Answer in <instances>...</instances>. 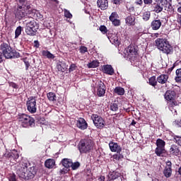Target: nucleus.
Listing matches in <instances>:
<instances>
[{
  "mask_svg": "<svg viewBox=\"0 0 181 181\" xmlns=\"http://www.w3.org/2000/svg\"><path fill=\"white\" fill-rule=\"evenodd\" d=\"M37 173V168L35 165H31L30 163L28 162H21L17 170V175L21 179L25 180H30L36 176Z\"/></svg>",
  "mask_w": 181,
  "mask_h": 181,
  "instance_id": "1",
  "label": "nucleus"
},
{
  "mask_svg": "<svg viewBox=\"0 0 181 181\" xmlns=\"http://www.w3.org/2000/svg\"><path fill=\"white\" fill-rule=\"evenodd\" d=\"M0 50H1L5 59H19L21 57V54L13 49L9 43L2 42L0 45Z\"/></svg>",
  "mask_w": 181,
  "mask_h": 181,
  "instance_id": "2",
  "label": "nucleus"
},
{
  "mask_svg": "<svg viewBox=\"0 0 181 181\" xmlns=\"http://www.w3.org/2000/svg\"><path fill=\"white\" fill-rule=\"evenodd\" d=\"M155 44L158 50L165 54H173V47L170 45L167 39L157 38Z\"/></svg>",
  "mask_w": 181,
  "mask_h": 181,
  "instance_id": "3",
  "label": "nucleus"
},
{
  "mask_svg": "<svg viewBox=\"0 0 181 181\" xmlns=\"http://www.w3.org/2000/svg\"><path fill=\"white\" fill-rule=\"evenodd\" d=\"M94 142L90 139H82L78 144L80 153H88L93 148Z\"/></svg>",
  "mask_w": 181,
  "mask_h": 181,
  "instance_id": "4",
  "label": "nucleus"
},
{
  "mask_svg": "<svg viewBox=\"0 0 181 181\" xmlns=\"http://www.w3.org/2000/svg\"><path fill=\"white\" fill-rule=\"evenodd\" d=\"M17 119L21 123L23 128H29V127H35V119L25 113H19Z\"/></svg>",
  "mask_w": 181,
  "mask_h": 181,
  "instance_id": "5",
  "label": "nucleus"
},
{
  "mask_svg": "<svg viewBox=\"0 0 181 181\" xmlns=\"http://www.w3.org/2000/svg\"><path fill=\"white\" fill-rule=\"evenodd\" d=\"M35 10H28V13L26 12V8L24 6H17L15 10V16L18 19V21H22L25 16H28V18H33L35 16Z\"/></svg>",
  "mask_w": 181,
  "mask_h": 181,
  "instance_id": "6",
  "label": "nucleus"
},
{
  "mask_svg": "<svg viewBox=\"0 0 181 181\" xmlns=\"http://www.w3.org/2000/svg\"><path fill=\"white\" fill-rule=\"evenodd\" d=\"M176 91L173 90H168L164 94V99L166 103L169 104L170 107H176L177 102L176 101Z\"/></svg>",
  "mask_w": 181,
  "mask_h": 181,
  "instance_id": "7",
  "label": "nucleus"
},
{
  "mask_svg": "<svg viewBox=\"0 0 181 181\" xmlns=\"http://www.w3.org/2000/svg\"><path fill=\"white\" fill-rule=\"evenodd\" d=\"M39 29V25L35 20L30 21L26 23L25 25V33L28 36H36L37 30Z\"/></svg>",
  "mask_w": 181,
  "mask_h": 181,
  "instance_id": "8",
  "label": "nucleus"
},
{
  "mask_svg": "<svg viewBox=\"0 0 181 181\" xmlns=\"http://www.w3.org/2000/svg\"><path fill=\"white\" fill-rule=\"evenodd\" d=\"M26 107L28 112L35 114L37 111V105H36V97L30 96L28 98L26 101Z\"/></svg>",
  "mask_w": 181,
  "mask_h": 181,
  "instance_id": "9",
  "label": "nucleus"
},
{
  "mask_svg": "<svg viewBox=\"0 0 181 181\" xmlns=\"http://www.w3.org/2000/svg\"><path fill=\"white\" fill-rule=\"evenodd\" d=\"M125 56L129 60H135L138 56V46L130 45L127 48Z\"/></svg>",
  "mask_w": 181,
  "mask_h": 181,
  "instance_id": "10",
  "label": "nucleus"
},
{
  "mask_svg": "<svg viewBox=\"0 0 181 181\" xmlns=\"http://www.w3.org/2000/svg\"><path fill=\"white\" fill-rule=\"evenodd\" d=\"M91 119L93 121L95 127H96L98 129H103V128L105 127V120H104L101 116L96 114H93L91 115Z\"/></svg>",
  "mask_w": 181,
  "mask_h": 181,
  "instance_id": "11",
  "label": "nucleus"
},
{
  "mask_svg": "<svg viewBox=\"0 0 181 181\" xmlns=\"http://www.w3.org/2000/svg\"><path fill=\"white\" fill-rule=\"evenodd\" d=\"M160 3L163 9L167 12H175V8L172 6V0H162Z\"/></svg>",
  "mask_w": 181,
  "mask_h": 181,
  "instance_id": "12",
  "label": "nucleus"
},
{
  "mask_svg": "<svg viewBox=\"0 0 181 181\" xmlns=\"http://www.w3.org/2000/svg\"><path fill=\"white\" fill-rule=\"evenodd\" d=\"M98 97H104L105 95L106 87L105 83L102 81L98 82L96 87Z\"/></svg>",
  "mask_w": 181,
  "mask_h": 181,
  "instance_id": "13",
  "label": "nucleus"
},
{
  "mask_svg": "<svg viewBox=\"0 0 181 181\" xmlns=\"http://www.w3.org/2000/svg\"><path fill=\"white\" fill-rule=\"evenodd\" d=\"M163 175L165 177H170L172 176V162L166 161L165 167L163 170Z\"/></svg>",
  "mask_w": 181,
  "mask_h": 181,
  "instance_id": "14",
  "label": "nucleus"
},
{
  "mask_svg": "<svg viewBox=\"0 0 181 181\" xmlns=\"http://www.w3.org/2000/svg\"><path fill=\"white\" fill-rule=\"evenodd\" d=\"M149 11L151 12H155L156 13H160L163 11V8L160 5V3H154L149 6Z\"/></svg>",
  "mask_w": 181,
  "mask_h": 181,
  "instance_id": "15",
  "label": "nucleus"
},
{
  "mask_svg": "<svg viewBox=\"0 0 181 181\" xmlns=\"http://www.w3.org/2000/svg\"><path fill=\"white\" fill-rule=\"evenodd\" d=\"M109 147L111 152H116L117 153H119L122 151V147L118 144V143H115L114 141H110Z\"/></svg>",
  "mask_w": 181,
  "mask_h": 181,
  "instance_id": "16",
  "label": "nucleus"
},
{
  "mask_svg": "<svg viewBox=\"0 0 181 181\" xmlns=\"http://www.w3.org/2000/svg\"><path fill=\"white\" fill-rule=\"evenodd\" d=\"M170 155L173 156H179L180 155V147L176 144L171 145L170 150Z\"/></svg>",
  "mask_w": 181,
  "mask_h": 181,
  "instance_id": "17",
  "label": "nucleus"
},
{
  "mask_svg": "<svg viewBox=\"0 0 181 181\" xmlns=\"http://www.w3.org/2000/svg\"><path fill=\"white\" fill-rule=\"evenodd\" d=\"M76 127L79 129H82V131H84V129H87L88 127V124H87V122H86V119L84 118H79L78 120L76 122Z\"/></svg>",
  "mask_w": 181,
  "mask_h": 181,
  "instance_id": "18",
  "label": "nucleus"
},
{
  "mask_svg": "<svg viewBox=\"0 0 181 181\" xmlns=\"http://www.w3.org/2000/svg\"><path fill=\"white\" fill-rule=\"evenodd\" d=\"M102 71L105 74H108L109 76H112L114 75V73H115V71L114 70V68H112V66L109 64L103 65L102 68Z\"/></svg>",
  "mask_w": 181,
  "mask_h": 181,
  "instance_id": "19",
  "label": "nucleus"
},
{
  "mask_svg": "<svg viewBox=\"0 0 181 181\" xmlns=\"http://www.w3.org/2000/svg\"><path fill=\"white\" fill-rule=\"evenodd\" d=\"M125 23L127 26H135L136 25V18L134 15H129L125 18Z\"/></svg>",
  "mask_w": 181,
  "mask_h": 181,
  "instance_id": "20",
  "label": "nucleus"
},
{
  "mask_svg": "<svg viewBox=\"0 0 181 181\" xmlns=\"http://www.w3.org/2000/svg\"><path fill=\"white\" fill-rule=\"evenodd\" d=\"M162 26V21L160 19L153 20L151 23V28L152 30H159Z\"/></svg>",
  "mask_w": 181,
  "mask_h": 181,
  "instance_id": "21",
  "label": "nucleus"
},
{
  "mask_svg": "<svg viewBox=\"0 0 181 181\" xmlns=\"http://www.w3.org/2000/svg\"><path fill=\"white\" fill-rule=\"evenodd\" d=\"M157 81L159 84H168L169 83V75L160 74L157 77Z\"/></svg>",
  "mask_w": 181,
  "mask_h": 181,
  "instance_id": "22",
  "label": "nucleus"
},
{
  "mask_svg": "<svg viewBox=\"0 0 181 181\" xmlns=\"http://www.w3.org/2000/svg\"><path fill=\"white\" fill-rule=\"evenodd\" d=\"M97 6L101 11H105L108 9V0H98Z\"/></svg>",
  "mask_w": 181,
  "mask_h": 181,
  "instance_id": "23",
  "label": "nucleus"
},
{
  "mask_svg": "<svg viewBox=\"0 0 181 181\" xmlns=\"http://www.w3.org/2000/svg\"><path fill=\"white\" fill-rule=\"evenodd\" d=\"M107 37L112 45H116L117 46H119V40H118V36H117V35L114 34L110 35V33H108Z\"/></svg>",
  "mask_w": 181,
  "mask_h": 181,
  "instance_id": "24",
  "label": "nucleus"
},
{
  "mask_svg": "<svg viewBox=\"0 0 181 181\" xmlns=\"http://www.w3.org/2000/svg\"><path fill=\"white\" fill-rule=\"evenodd\" d=\"M17 1V6H23L26 8V11H29L30 9V3H28L26 0H16Z\"/></svg>",
  "mask_w": 181,
  "mask_h": 181,
  "instance_id": "25",
  "label": "nucleus"
},
{
  "mask_svg": "<svg viewBox=\"0 0 181 181\" xmlns=\"http://www.w3.org/2000/svg\"><path fill=\"white\" fill-rule=\"evenodd\" d=\"M55 165L56 161L54 160V159L49 158L46 160L45 162V166L47 169H53V168H54Z\"/></svg>",
  "mask_w": 181,
  "mask_h": 181,
  "instance_id": "26",
  "label": "nucleus"
},
{
  "mask_svg": "<svg viewBox=\"0 0 181 181\" xmlns=\"http://www.w3.org/2000/svg\"><path fill=\"white\" fill-rule=\"evenodd\" d=\"M73 163V160L69 158H64L62 160V164L64 168H66V169H70L71 168V164Z\"/></svg>",
  "mask_w": 181,
  "mask_h": 181,
  "instance_id": "27",
  "label": "nucleus"
},
{
  "mask_svg": "<svg viewBox=\"0 0 181 181\" xmlns=\"http://www.w3.org/2000/svg\"><path fill=\"white\" fill-rule=\"evenodd\" d=\"M57 69L58 71H62V73H64L66 70L67 69V66H66V63L63 61L58 62L57 64Z\"/></svg>",
  "mask_w": 181,
  "mask_h": 181,
  "instance_id": "28",
  "label": "nucleus"
},
{
  "mask_svg": "<svg viewBox=\"0 0 181 181\" xmlns=\"http://www.w3.org/2000/svg\"><path fill=\"white\" fill-rule=\"evenodd\" d=\"M121 177V173L118 171H113L110 173V175L108 177L109 180H116V179H118V177Z\"/></svg>",
  "mask_w": 181,
  "mask_h": 181,
  "instance_id": "29",
  "label": "nucleus"
},
{
  "mask_svg": "<svg viewBox=\"0 0 181 181\" xmlns=\"http://www.w3.org/2000/svg\"><path fill=\"white\" fill-rule=\"evenodd\" d=\"M112 159L113 162H119V160H122L124 159V154L119 153H117L112 156Z\"/></svg>",
  "mask_w": 181,
  "mask_h": 181,
  "instance_id": "30",
  "label": "nucleus"
},
{
  "mask_svg": "<svg viewBox=\"0 0 181 181\" xmlns=\"http://www.w3.org/2000/svg\"><path fill=\"white\" fill-rule=\"evenodd\" d=\"M113 93L117 95H124L125 94V89L121 86H117L115 88Z\"/></svg>",
  "mask_w": 181,
  "mask_h": 181,
  "instance_id": "31",
  "label": "nucleus"
},
{
  "mask_svg": "<svg viewBox=\"0 0 181 181\" xmlns=\"http://www.w3.org/2000/svg\"><path fill=\"white\" fill-rule=\"evenodd\" d=\"M148 84L152 87H156L158 86V78L156 76H153L148 78Z\"/></svg>",
  "mask_w": 181,
  "mask_h": 181,
  "instance_id": "32",
  "label": "nucleus"
},
{
  "mask_svg": "<svg viewBox=\"0 0 181 181\" xmlns=\"http://www.w3.org/2000/svg\"><path fill=\"white\" fill-rule=\"evenodd\" d=\"M42 55L44 57H47V59H54L56 57L54 56V54H52L51 52H49V50H42Z\"/></svg>",
  "mask_w": 181,
  "mask_h": 181,
  "instance_id": "33",
  "label": "nucleus"
},
{
  "mask_svg": "<svg viewBox=\"0 0 181 181\" xmlns=\"http://www.w3.org/2000/svg\"><path fill=\"white\" fill-rule=\"evenodd\" d=\"M165 152H166L165 148L156 147L155 149V153L158 156H163V153H165Z\"/></svg>",
  "mask_w": 181,
  "mask_h": 181,
  "instance_id": "34",
  "label": "nucleus"
},
{
  "mask_svg": "<svg viewBox=\"0 0 181 181\" xmlns=\"http://www.w3.org/2000/svg\"><path fill=\"white\" fill-rule=\"evenodd\" d=\"M142 19L144 22H148L151 19V11H146L143 13Z\"/></svg>",
  "mask_w": 181,
  "mask_h": 181,
  "instance_id": "35",
  "label": "nucleus"
},
{
  "mask_svg": "<svg viewBox=\"0 0 181 181\" xmlns=\"http://www.w3.org/2000/svg\"><path fill=\"white\" fill-rule=\"evenodd\" d=\"M47 97L49 101H56L57 97L56 96V93L53 92H49L47 93Z\"/></svg>",
  "mask_w": 181,
  "mask_h": 181,
  "instance_id": "36",
  "label": "nucleus"
},
{
  "mask_svg": "<svg viewBox=\"0 0 181 181\" xmlns=\"http://www.w3.org/2000/svg\"><path fill=\"white\" fill-rule=\"evenodd\" d=\"M156 146L157 148H165V145H166V142H165V141H163L161 139H158L156 140Z\"/></svg>",
  "mask_w": 181,
  "mask_h": 181,
  "instance_id": "37",
  "label": "nucleus"
},
{
  "mask_svg": "<svg viewBox=\"0 0 181 181\" xmlns=\"http://www.w3.org/2000/svg\"><path fill=\"white\" fill-rule=\"evenodd\" d=\"M98 66H100V62L98 60H94L88 64V67L89 69H95V67H98Z\"/></svg>",
  "mask_w": 181,
  "mask_h": 181,
  "instance_id": "38",
  "label": "nucleus"
},
{
  "mask_svg": "<svg viewBox=\"0 0 181 181\" xmlns=\"http://www.w3.org/2000/svg\"><path fill=\"white\" fill-rule=\"evenodd\" d=\"M175 74V80L176 83H181V68L176 70Z\"/></svg>",
  "mask_w": 181,
  "mask_h": 181,
  "instance_id": "39",
  "label": "nucleus"
},
{
  "mask_svg": "<svg viewBox=\"0 0 181 181\" xmlns=\"http://www.w3.org/2000/svg\"><path fill=\"white\" fill-rule=\"evenodd\" d=\"M22 35V26H18L15 30V39H18Z\"/></svg>",
  "mask_w": 181,
  "mask_h": 181,
  "instance_id": "40",
  "label": "nucleus"
},
{
  "mask_svg": "<svg viewBox=\"0 0 181 181\" xmlns=\"http://www.w3.org/2000/svg\"><path fill=\"white\" fill-rule=\"evenodd\" d=\"M119 16L117 12H112L109 17L110 21H115V19H119Z\"/></svg>",
  "mask_w": 181,
  "mask_h": 181,
  "instance_id": "41",
  "label": "nucleus"
},
{
  "mask_svg": "<svg viewBox=\"0 0 181 181\" xmlns=\"http://www.w3.org/2000/svg\"><path fill=\"white\" fill-rule=\"evenodd\" d=\"M99 30H100L103 35H108V29L105 25H100L99 28Z\"/></svg>",
  "mask_w": 181,
  "mask_h": 181,
  "instance_id": "42",
  "label": "nucleus"
},
{
  "mask_svg": "<svg viewBox=\"0 0 181 181\" xmlns=\"http://www.w3.org/2000/svg\"><path fill=\"white\" fill-rule=\"evenodd\" d=\"M71 170H77L80 168V162L76 161L75 163L72 162V164L71 165Z\"/></svg>",
  "mask_w": 181,
  "mask_h": 181,
  "instance_id": "43",
  "label": "nucleus"
},
{
  "mask_svg": "<svg viewBox=\"0 0 181 181\" xmlns=\"http://www.w3.org/2000/svg\"><path fill=\"white\" fill-rule=\"evenodd\" d=\"M23 62L25 66V70L28 71V70H29V68L30 67V62H29L28 58L23 59Z\"/></svg>",
  "mask_w": 181,
  "mask_h": 181,
  "instance_id": "44",
  "label": "nucleus"
},
{
  "mask_svg": "<svg viewBox=\"0 0 181 181\" xmlns=\"http://www.w3.org/2000/svg\"><path fill=\"white\" fill-rule=\"evenodd\" d=\"M9 156H13L15 162L19 159V153H18V151H16L15 153H9Z\"/></svg>",
  "mask_w": 181,
  "mask_h": 181,
  "instance_id": "45",
  "label": "nucleus"
},
{
  "mask_svg": "<svg viewBox=\"0 0 181 181\" xmlns=\"http://www.w3.org/2000/svg\"><path fill=\"white\" fill-rule=\"evenodd\" d=\"M110 108L111 111H118V104L111 103L110 105Z\"/></svg>",
  "mask_w": 181,
  "mask_h": 181,
  "instance_id": "46",
  "label": "nucleus"
},
{
  "mask_svg": "<svg viewBox=\"0 0 181 181\" xmlns=\"http://www.w3.org/2000/svg\"><path fill=\"white\" fill-rule=\"evenodd\" d=\"M110 22H112V23L114 26H120L121 25V21L118 18H117L115 20H112Z\"/></svg>",
  "mask_w": 181,
  "mask_h": 181,
  "instance_id": "47",
  "label": "nucleus"
},
{
  "mask_svg": "<svg viewBox=\"0 0 181 181\" xmlns=\"http://www.w3.org/2000/svg\"><path fill=\"white\" fill-rule=\"evenodd\" d=\"M8 179L9 181H16V175H15V173L9 174L8 176Z\"/></svg>",
  "mask_w": 181,
  "mask_h": 181,
  "instance_id": "48",
  "label": "nucleus"
},
{
  "mask_svg": "<svg viewBox=\"0 0 181 181\" xmlns=\"http://www.w3.org/2000/svg\"><path fill=\"white\" fill-rule=\"evenodd\" d=\"M64 16L65 18H68V19H71V18H73V15L68 10H64Z\"/></svg>",
  "mask_w": 181,
  "mask_h": 181,
  "instance_id": "49",
  "label": "nucleus"
},
{
  "mask_svg": "<svg viewBox=\"0 0 181 181\" xmlns=\"http://www.w3.org/2000/svg\"><path fill=\"white\" fill-rule=\"evenodd\" d=\"M79 52L81 53V54H84V53L88 52L87 47L86 46H81L79 48Z\"/></svg>",
  "mask_w": 181,
  "mask_h": 181,
  "instance_id": "50",
  "label": "nucleus"
},
{
  "mask_svg": "<svg viewBox=\"0 0 181 181\" xmlns=\"http://www.w3.org/2000/svg\"><path fill=\"white\" fill-rule=\"evenodd\" d=\"M76 69H77V66L76 65V64H71L69 66V73H71V71H74V70H76Z\"/></svg>",
  "mask_w": 181,
  "mask_h": 181,
  "instance_id": "51",
  "label": "nucleus"
},
{
  "mask_svg": "<svg viewBox=\"0 0 181 181\" xmlns=\"http://www.w3.org/2000/svg\"><path fill=\"white\" fill-rule=\"evenodd\" d=\"M9 86L12 87V88H19V86L14 82H9Z\"/></svg>",
  "mask_w": 181,
  "mask_h": 181,
  "instance_id": "52",
  "label": "nucleus"
},
{
  "mask_svg": "<svg viewBox=\"0 0 181 181\" xmlns=\"http://www.w3.org/2000/svg\"><path fill=\"white\" fill-rule=\"evenodd\" d=\"M144 3L145 5H148V6H151V5H153V0H144Z\"/></svg>",
  "mask_w": 181,
  "mask_h": 181,
  "instance_id": "53",
  "label": "nucleus"
},
{
  "mask_svg": "<svg viewBox=\"0 0 181 181\" xmlns=\"http://www.w3.org/2000/svg\"><path fill=\"white\" fill-rule=\"evenodd\" d=\"M175 67H176V63H174L173 66H171L168 69L167 71L168 74H170L172 71H173V69H175Z\"/></svg>",
  "mask_w": 181,
  "mask_h": 181,
  "instance_id": "54",
  "label": "nucleus"
},
{
  "mask_svg": "<svg viewBox=\"0 0 181 181\" xmlns=\"http://www.w3.org/2000/svg\"><path fill=\"white\" fill-rule=\"evenodd\" d=\"M112 3L114 4V5H121L122 4V0H111Z\"/></svg>",
  "mask_w": 181,
  "mask_h": 181,
  "instance_id": "55",
  "label": "nucleus"
},
{
  "mask_svg": "<svg viewBox=\"0 0 181 181\" xmlns=\"http://www.w3.org/2000/svg\"><path fill=\"white\" fill-rule=\"evenodd\" d=\"M40 47V43L39 42L38 40H35L34 41V47H36L37 49H39Z\"/></svg>",
  "mask_w": 181,
  "mask_h": 181,
  "instance_id": "56",
  "label": "nucleus"
},
{
  "mask_svg": "<svg viewBox=\"0 0 181 181\" xmlns=\"http://www.w3.org/2000/svg\"><path fill=\"white\" fill-rule=\"evenodd\" d=\"M4 156H5V158H8L11 160V162H12V160H13V156H10L9 153H5L4 155Z\"/></svg>",
  "mask_w": 181,
  "mask_h": 181,
  "instance_id": "57",
  "label": "nucleus"
},
{
  "mask_svg": "<svg viewBox=\"0 0 181 181\" xmlns=\"http://www.w3.org/2000/svg\"><path fill=\"white\" fill-rule=\"evenodd\" d=\"M49 5L51 6V9H56L57 8V5H56L53 1L49 2Z\"/></svg>",
  "mask_w": 181,
  "mask_h": 181,
  "instance_id": "58",
  "label": "nucleus"
},
{
  "mask_svg": "<svg viewBox=\"0 0 181 181\" xmlns=\"http://www.w3.org/2000/svg\"><path fill=\"white\" fill-rule=\"evenodd\" d=\"M136 5H139L140 6H142L144 5V1L142 0H136L135 1Z\"/></svg>",
  "mask_w": 181,
  "mask_h": 181,
  "instance_id": "59",
  "label": "nucleus"
},
{
  "mask_svg": "<svg viewBox=\"0 0 181 181\" xmlns=\"http://www.w3.org/2000/svg\"><path fill=\"white\" fill-rule=\"evenodd\" d=\"M177 22L181 26V14H177Z\"/></svg>",
  "mask_w": 181,
  "mask_h": 181,
  "instance_id": "60",
  "label": "nucleus"
},
{
  "mask_svg": "<svg viewBox=\"0 0 181 181\" xmlns=\"http://www.w3.org/2000/svg\"><path fill=\"white\" fill-rule=\"evenodd\" d=\"M2 62H4V54L0 52V63H2Z\"/></svg>",
  "mask_w": 181,
  "mask_h": 181,
  "instance_id": "61",
  "label": "nucleus"
},
{
  "mask_svg": "<svg viewBox=\"0 0 181 181\" xmlns=\"http://www.w3.org/2000/svg\"><path fill=\"white\" fill-rule=\"evenodd\" d=\"M129 12H135V7L134 6H132L129 9Z\"/></svg>",
  "mask_w": 181,
  "mask_h": 181,
  "instance_id": "62",
  "label": "nucleus"
},
{
  "mask_svg": "<svg viewBox=\"0 0 181 181\" xmlns=\"http://www.w3.org/2000/svg\"><path fill=\"white\" fill-rule=\"evenodd\" d=\"M99 181H105V176L104 175H100L99 179H98Z\"/></svg>",
  "mask_w": 181,
  "mask_h": 181,
  "instance_id": "63",
  "label": "nucleus"
},
{
  "mask_svg": "<svg viewBox=\"0 0 181 181\" xmlns=\"http://www.w3.org/2000/svg\"><path fill=\"white\" fill-rule=\"evenodd\" d=\"M130 125H132V127H135V125H136V122L133 119Z\"/></svg>",
  "mask_w": 181,
  "mask_h": 181,
  "instance_id": "64",
  "label": "nucleus"
}]
</instances>
